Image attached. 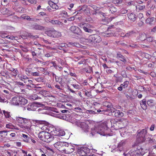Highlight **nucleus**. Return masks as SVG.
<instances>
[{
    "instance_id": "obj_25",
    "label": "nucleus",
    "mask_w": 156,
    "mask_h": 156,
    "mask_svg": "<svg viewBox=\"0 0 156 156\" xmlns=\"http://www.w3.org/2000/svg\"><path fill=\"white\" fill-rule=\"evenodd\" d=\"M136 150L137 151V152L139 154V156H140V155H143L144 153L143 149L139 146H137Z\"/></svg>"
},
{
    "instance_id": "obj_35",
    "label": "nucleus",
    "mask_w": 156,
    "mask_h": 156,
    "mask_svg": "<svg viewBox=\"0 0 156 156\" xmlns=\"http://www.w3.org/2000/svg\"><path fill=\"white\" fill-rule=\"evenodd\" d=\"M97 133H98L97 130L95 128H92L91 129V133H90V136H93Z\"/></svg>"
},
{
    "instance_id": "obj_48",
    "label": "nucleus",
    "mask_w": 156,
    "mask_h": 156,
    "mask_svg": "<svg viewBox=\"0 0 156 156\" xmlns=\"http://www.w3.org/2000/svg\"><path fill=\"white\" fill-rule=\"evenodd\" d=\"M55 80L56 82L60 83H61L62 80V79L61 78L58 77L57 76H55Z\"/></svg>"
},
{
    "instance_id": "obj_31",
    "label": "nucleus",
    "mask_w": 156,
    "mask_h": 156,
    "mask_svg": "<svg viewBox=\"0 0 156 156\" xmlns=\"http://www.w3.org/2000/svg\"><path fill=\"white\" fill-rule=\"evenodd\" d=\"M22 19L24 20H29L34 21L33 19L30 18V17L27 16L26 14H23L20 17V19Z\"/></svg>"
},
{
    "instance_id": "obj_21",
    "label": "nucleus",
    "mask_w": 156,
    "mask_h": 156,
    "mask_svg": "<svg viewBox=\"0 0 156 156\" xmlns=\"http://www.w3.org/2000/svg\"><path fill=\"white\" fill-rule=\"evenodd\" d=\"M110 28V27H109L108 28L107 31H106L105 32V33L103 34V35L105 37H109L114 35V34L112 33L110 30H109V29Z\"/></svg>"
},
{
    "instance_id": "obj_60",
    "label": "nucleus",
    "mask_w": 156,
    "mask_h": 156,
    "mask_svg": "<svg viewBox=\"0 0 156 156\" xmlns=\"http://www.w3.org/2000/svg\"><path fill=\"white\" fill-rule=\"evenodd\" d=\"M127 12V10L125 9H122L120 12V13L122 14H123L126 13Z\"/></svg>"
},
{
    "instance_id": "obj_10",
    "label": "nucleus",
    "mask_w": 156,
    "mask_h": 156,
    "mask_svg": "<svg viewBox=\"0 0 156 156\" xmlns=\"http://www.w3.org/2000/svg\"><path fill=\"white\" fill-rule=\"evenodd\" d=\"M108 129V128L106 126L104 127H100L97 132L101 135L105 136L107 133L106 131Z\"/></svg>"
},
{
    "instance_id": "obj_58",
    "label": "nucleus",
    "mask_w": 156,
    "mask_h": 156,
    "mask_svg": "<svg viewBox=\"0 0 156 156\" xmlns=\"http://www.w3.org/2000/svg\"><path fill=\"white\" fill-rule=\"evenodd\" d=\"M117 110L115 108H114L113 107H112L110 108V109H108V111H110L111 112H116Z\"/></svg>"
},
{
    "instance_id": "obj_6",
    "label": "nucleus",
    "mask_w": 156,
    "mask_h": 156,
    "mask_svg": "<svg viewBox=\"0 0 156 156\" xmlns=\"http://www.w3.org/2000/svg\"><path fill=\"white\" fill-rule=\"evenodd\" d=\"M80 27L86 32L91 33L93 32V30L91 29V28H93V26L89 24L86 23L82 24H80Z\"/></svg>"
},
{
    "instance_id": "obj_14",
    "label": "nucleus",
    "mask_w": 156,
    "mask_h": 156,
    "mask_svg": "<svg viewBox=\"0 0 156 156\" xmlns=\"http://www.w3.org/2000/svg\"><path fill=\"white\" fill-rule=\"evenodd\" d=\"M45 142L48 143L52 141L54 139L53 136L50 133L46 132Z\"/></svg>"
},
{
    "instance_id": "obj_64",
    "label": "nucleus",
    "mask_w": 156,
    "mask_h": 156,
    "mask_svg": "<svg viewBox=\"0 0 156 156\" xmlns=\"http://www.w3.org/2000/svg\"><path fill=\"white\" fill-rule=\"evenodd\" d=\"M52 64L53 65V66L56 69L58 68V66L55 64V62H51Z\"/></svg>"
},
{
    "instance_id": "obj_41",
    "label": "nucleus",
    "mask_w": 156,
    "mask_h": 156,
    "mask_svg": "<svg viewBox=\"0 0 156 156\" xmlns=\"http://www.w3.org/2000/svg\"><path fill=\"white\" fill-rule=\"evenodd\" d=\"M154 38L152 37H146L145 42H152Z\"/></svg>"
},
{
    "instance_id": "obj_34",
    "label": "nucleus",
    "mask_w": 156,
    "mask_h": 156,
    "mask_svg": "<svg viewBox=\"0 0 156 156\" xmlns=\"http://www.w3.org/2000/svg\"><path fill=\"white\" fill-rule=\"evenodd\" d=\"M7 131L6 130H3L0 131V134H1V136L4 138L7 135Z\"/></svg>"
},
{
    "instance_id": "obj_53",
    "label": "nucleus",
    "mask_w": 156,
    "mask_h": 156,
    "mask_svg": "<svg viewBox=\"0 0 156 156\" xmlns=\"http://www.w3.org/2000/svg\"><path fill=\"white\" fill-rule=\"evenodd\" d=\"M7 34L6 33L3 31L1 32L0 34V35L1 36V37L2 38L6 37Z\"/></svg>"
},
{
    "instance_id": "obj_39",
    "label": "nucleus",
    "mask_w": 156,
    "mask_h": 156,
    "mask_svg": "<svg viewBox=\"0 0 156 156\" xmlns=\"http://www.w3.org/2000/svg\"><path fill=\"white\" fill-rule=\"evenodd\" d=\"M26 121H29L27 119L25 118H23L20 117V124L21 125V124L23 125V124H24L25 123V122Z\"/></svg>"
},
{
    "instance_id": "obj_54",
    "label": "nucleus",
    "mask_w": 156,
    "mask_h": 156,
    "mask_svg": "<svg viewBox=\"0 0 156 156\" xmlns=\"http://www.w3.org/2000/svg\"><path fill=\"white\" fill-rule=\"evenodd\" d=\"M65 132L64 131L61 130L59 131L58 133V135L59 136H63L65 135Z\"/></svg>"
},
{
    "instance_id": "obj_4",
    "label": "nucleus",
    "mask_w": 156,
    "mask_h": 156,
    "mask_svg": "<svg viewBox=\"0 0 156 156\" xmlns=\"http://www.w3.org/2000/svg\"><path fill=\"white\" fill-rule=\"evenodd\" d=\"M87 40L89 42H93L94 43H99L101 41V37L98 35H91L89 36Z\"/></svg>"
},
{
    "instance_id": "obj_40",
    "label": "nucleus",
    "mask_w": 156,
    "mask_h": 156,
    "mask_svg": "<svg viewBox=\"0 0 156 156\" xmlns=\"http://www.w3.org/2000/svg\"><path fill=\"white\" fill-rule=\"evenodd\" d=\"M6 127L7 128L10 129H15V126H13L12 123H11L7 124L6 125Z\"/></svg>"
},
{
    "instance_id": "obj_13",
    "label": "nucleus",
    "mask_w": 156,
    "mask_h": 156,
    "mask_svg": "<svg viewBox=\"0 0 156 156\" xmlns=\"http://www.w3.org/2000/svg\"><path fill=\"white\" fill-rule=\"evenodd\" d=\"M70 30L73 33L77 34L78 35H80L81 34V30L77 27L75 26H71L70 28Z\"/></svg>"
},
{
    "instance_id": "obj_36",
    "label": "nucleus",
    "mask_w": 156,
    "mask_h": 156,
    "mask_svg": "<svg viewBox=\"0 0 156 156\" xmlns=\"http://www.w3.org/2000/svg\"><path fill=\"white\" fill-rule=\"evenodd\" d=\"M21 79H20V80H21L22 81H23L24 83H26L27 82V81H29L30 80H28V77L25 76H23V77H21Z\"/></svg>"
},
{
    "instance_id": "obj_23",
    "label": "nucleus",
    "mask_w": 156,
    "mask_h": 156,
    "mask_svg": "<svg viewBox=\"0 0 156 156\" xmlns=\"http://www.w3.org/2000/svg\"><path fill=\"white\" fill-rule=\"evenodd\" d=\"M124 115V113L119 110H117L115 113V116L116 117H121Z\"/></svg>"
},
{
    "instance_id": "obj_59",
    "label": "nucleus",
    "mask_w": 156,
    "mask_h": 156,
    "mask_svg": "<svg viewBox=\"0 0 156 156\" xmlns=\"http://www.w3.org/2000/svg\"><path fill=\"white\" fill-rule=\"evenodd\" d=\"M31 75L33 76H39V73L38 72H32V73H31Z\"/></svg>"
},
{
    "instance_id": "obj_63",
    "label": "nucleus",
    "mask_w": 156,
    "mask_h": 156,
    "mask_svg": "<svg viewBox=\"0 0 156 156\" xmlns=\"http://www.w3.org/2000/svg\"><path fill=\"white\" fill-rule=\"evenodd\" d=\"M27 1L31 4H36L37 2L35 0H27Z\"/></svg>"
},
{
    "instance_id": "obj_50",
    "label": "nucleus",
    "mask_w": 156,
    "mask_h": 156,
    "mask_svg": "<svg viewBox=\"0 0 156 156\" xmlns=\"http://www.w3.org/2000/svg\"><path fill=\"white\" fill-rule=\"evenodd\" d=\"M28 37L31 38H36L38 37V36L36 35H34L32 33H29L28 34Z\"/></svg>"
},
{
    "instance_id": "obj_62",
    "label": "nucleus",
    "mask_w": 156,
    "mask_h": 156,
    "mask_svg": "<svg viewBox=\"0 0 156 156\" xmlns=\"http://www.w3.org/2000/svg\"><path fill=\"white\" fill-rule=\"evenodd\" d=\"M85 63V61L84 59H82L80 61H79L78 62V64H83L84 63Z\"/></svg>"
},
{
    "instance_id": "obj_27",
    "label": "nucleus",
    "mask_w": 156,
    "mask_h": 156,
    "mask_svg": "<svg viewBox=\"0 0 156 156\" xmlns=\"http://www.w3.org/2000/svg\"><path fill=\"white\" fill-rule=\"evenodd\" d=\"M48 3L53 9H58L59 7L58 5L52 2L49 1L48 2Z\"/></svg>"
},
{
    "instance_id": "obj_12",
    "label": "nucleus",
    "mask_w": 156,
    "mask_h": 156,
    "mask_svg": "<svg viewBox=\"0 0 156 156\" xmlns=\"http://www.w3.org/2000/svg\"><path fill=\"white\" fill-rule=\"evenodd\" d=\"M119 124H122V126H119V128L122 129L126 127L128 124V121L126 119L123 118L120 119L119 121Z\"/></svg>"
},
{
    "instance_id": "obj_30",
    "label": "nucleus",
    "mask_w": 156,
    "mask_h": 156,
    "mask_svg": "<svg viewBox=\"0 0 156 156\" xmlns=\"http://www.w3.org/2000/svg\"><path fill=\"white\" fill-rule=\"evenodd\" d=\"M117 58L119 59L121 61L124 62H126V60L125 59V57L121 54H117Z\"/></svg>"
},
{
    "instance_id": "obj_46",
    "label": "nucleus",
    "mask_w": 156,
    "mask_h": 156,
    "mask_svg": "<svg viewBox=\"0 0 156 156\" xmlns=\"http://www.w3.org/2000/svg\"><path fill=\"white\" fill-rule=\"evenodd\" d=\"M85 71L87 73H90L92 72V68L90 66H89L87 68L85 69Z\"/></svg>"
},
{
    "instance_id": "obj_9",
    "label": "nucleus",
    "mask_w": 156,
    "mask_h": 156,
    "mask_svg": "<svg viewBox=\"0 0 156 156\" xmlns=\"http://www.w3.org/2000/svg\"><path fill=\"white\" fill-rule=\"evenodd\" d=\"M89 149L87 147H82L78 150V153L80 156H86L89 152Z\"/></svg>"
},
{
    "instance_id": "obj_47",
    "label": "nucleus",
    "mask_w": 156,
    "mask_h": 156,
    "mask_svg": "<svg viewBox=\"0 0 156 156\" xmlns=\"http://www.w3.org/2000/svg\"><path fill=\"white\" fill-rule=\"evenodd\" d=\"M149 137L147 138L146 139V140L148 141V142L149 143H152L154 142V140L151 138V137L152 136L151 135H149Z\"/></svg>"
},
{
    "instance_id": "obj_3",
    "label": "nucleus",
    "mask_w": 156,
    "mask_h": 156,
    "mask_svg": "<svg viewBox=\"0 0 156 156\" xmlns=\"http://www.w3.org/2000/svg\"><path fill=\"white\" fill-rule=\"evenodd\" d=\"M75 124L80 127L85 133H87L89 129V126L85 122H82L79 120H77L74 122Z\"/></svg>"
},
{
    "instance_id": "obj_52",
    "label": "nucleus",
    "mask_w": 156,
    "mask_h": 156,
    "mask_svg": "<svg viewBox=\"0 0 156 156\" xmlns=\"http://www.w3.org/2000/svg\"><path fill=\"white\" fill-rule=\"evenodd\" d=\"M146 15L147 17H150L152 16V13L151 11L148 10L146 12Z\"/></svg>"
},
{
    "instance_id": "obj_7",
    "label": "nucleus",
    "mask_w": 156,
    "mask_h": 156,
    "mask_svg": "<svg viewBox=\"0 0 156 156\" xmlns=\"http://www.w3.org/2000/svg\"><path fill=\"white\" fill-rule=\"evenodd\" d=\"M44 106V105L43 104H41L40 103H38L37 104L34 103L31 104L30 105H28L29 107H22L21 108V109L23 111L25 110L26 108L28 111L30 110H34V109H33V108L34 107H43Z\"/></svg>"
},
{
    "instance_id": "obj_49",
    "label": "nucleus",
    "mask_w": 156,
    "mask_h": 156,
    "mask_svg": "<svg viewBox=\"0 0 156 156\" xmlns=\"http://www.w3.org/2000/svg\"><path fill=\"white\" fill-rule=\"evenodd\" d=\"M71 85L76 89L79 90L80 89V86L76 84H72Z\"/></svg>"
},
{
    "instance_id": "obj_11",
    "label": "nucleus",
    "mask_w": 156,
    "mask_h": 156,
    "mask_svg": "<svg viewBox=\"0 0 156 156\" xmlns=\"http://www.w3.org/2000/svg\"><path fill=\"white\" fill-rule=\"evenodd\" d=\"M25 122V123L24 124H21V125L20 124V128H23L25 130L29 131L31 127L30 122V121H26Z\"/></svg>"
},
{
    "instance_id": "obj_42",
    "label": "nucleus",
    "mask_w": 156,
    "mask_h": 156,
    "mask_svg": "<svg viewBox=\"0 0 156 156\" xmlns=\"http://www.w3.org/2000/svg\"><path fill=\"white\" fill-rule=\"evenodd\" d=\"M136 9H138L140 10H142L144 9L145 6L144 5H138L136 6Z\"/></svg>"
},
{
    "instance_id": "obj_18",
    "label": "nucleus",
    "mask_w": 156,
    "mask_h": 156,
    "mask_svg": "<svg viewBox=\"0 0 156 156\" xmlns=\"http://www.w3.org/2000/svg\"><path fill=\"white\" fill-rule=\"evenodd\" d=\"M129 84V82L128 81H126L122 84H121L120 86L118 88V89L120 91H121L123 88L127 87Z\"/></svg>"
},
{
    "instance_id": "obj_1",
    "label": "nucleus",
    "mask_w": 156,
    "mask_h": 156,
    "mask_svg": "<svg viewBox=\"0 0 156 156\" xmlns=\"http://www.w3.org/2000/svg\"><path fill=\"white\" fill-rule=\"evenodd\" d=\"M146 129H143L139 132L137 135V141L139 143H142L145 141L146 135L147 133Z\"/></svg>"
},
{
    "instance_id": "obj_5",
    "label": "nucleus",
    "mask_w": 156,
    "mask_h": 156,
    "mask_svg": "<svg viewBox=\"0 0 156 156\" xmlns=\"http://www.w3.org/2000/svg\"><path fill=\"white\" fill-rule=\"evenodd\" d=\"M45 34L48 36L52 37H60L61 35L60 33L55 30H49L46 31Z\"/></svg>"
},
{
    "instance_id": "obj_15",
    "label": "nucleus",
    "mask_w": 156,
    "mask_h": 156,
    "mask_svg": "<svg viewBox=\"0 0 156 156\" xmlns=\"http://www.w3.org/2000/svg\"><path fill=\"white\" fill-rule=\"evenodd\" d=\"M20 102V96H15L12 99L11 104L15 105H19Z\"/></svg>"
},
{
    "instance_id": "obj_45",
    "label": "nucleus",
    "mask_w": 156,
    "mask_h": 156,
    "mask_svg": "<svg viewBox=\"0 0 156 156\" xmlns=\"http://www.w3.org/2000/svg\"><path fill=\"white\" fill-rule=\"evenodd\" d=\"M147 105L150 106H152L154 105V103L152 100H149L147 101Z\"/></svg>"
},
{
    "instance_id": "obj_56",
    "label": "nucleus",
    "mask_w": 156,
    "mask_h": 156,
    "mask_svg": "<svg viewBox=\"0 0 156 156\" xmlns=\"http://www.w3.org/2000/svg\"><path fill=\"white\" fill-rule=\"evenodd\" d=\"M38 98V96L36 94L34 95L33 96H32L31 98L30 99L33 100H36Z\"/></svg>"
},
{
    "instance_id": "obj_17",
    "label": "nucleus",
    "mask_w": 156,
    "mask_h": 156,
    "mask_svg": "<svg viewBox=\"0 0 156 156\" xmlns=\"http://www.w3.org/2000/svg\"><path fill=\"white\" fill-rule=\"evenodd\" d=\"M46 132L42 131L38 134L39 138L45 142Z\"/></svg>"
},
{
    "instance_id": "obj_20",
    "label": "nucleus",
    "mask_w": 156,
    "mask_h": 156,
    "mask_svg": "<svg viewBox=\"0 0 156 156\" xmlns=\"http://www.w3.org/2000/svg\"><path fill=\"white\" fill-rule=\"evenodd\" d=\"M22 95H20V105H24L27 103V100L24 97L21 96Z\"/></svg>"
},
{
    "instance_id": "obj_32",
    "label": "nucleus",
    "mask_w": 156,
    "mask_h": 156,
    "mask_svg": "<svg viewBox=\"0 0 156 156\" xmlns=\"http://www.w3.org/2000/svg\"><path fill=\"white\" fill-rule=\"evenodd\" d=\"M154 17H149L146 20V23H147L151 24L154 21Z\"/></svg>"
},
{
    "instance_id": "obj_22",
    "label": "nucleus",
    "mask_w": 156,
    "mask_h": 156,
    "mask_svg": "<svg viewBox=\"0 0 156 156\" xmlns=\"http://www.w3.org/2000/svg\"><path fill=\"white\" fill-rule=\"evenodd\" d=\"M146 101V99H144L140 102L141 106L142 108L144 110H146L147 108Z\"/></svg>"
},
{
    "instance_id": "obj_28",
    "label": "nucleus",
    "mask_w": 156,
    "mask_h": 156,
    "mask_svg": "<svg viewBox=\"0 0 156 156\" xmlns=\"http://www.w3.org/2000/svg\"><path fill=\"white\" fill-rule=\"evenodd\" d=\"M22 136L23 137V141L25 142H28L30 141V138L27 135L22 134Z\"/></svg>"
},
{
    "instance_id": "obj_19",
    "label": "nucleus",
    "mask_w": 156,
    "mask_h": 156,
    "mask_svg": "<svg viewBox=\"0 0 156 156\" xmlns=\"http://www.w3.org/2000/svg\"><path fill=\"white\" fill-rule=\"evenodd\" d=\"M127 15L128 18L132 22H134L135 20H136V17L135 14L134 13H128V14Z\"/></svg>"
},
{
    "instance_id": "obj_44",
    "label": "nucleus",
    "mask_w": 156,
    "mask_h": 156,
    "mask_svg": "<svg viewBox=\"0 0 156 156\" xmlns=\"http://www.w3.org/2000/svg\"><path fill=\"white\" fill-rule=\"evenodd\" d=\"M26 74L29 76L30 75H31V68H27L26 69Z\"/></svg>"
},
{
    "instance_id": "obj_8",
    "label": "nucleus",
    "mask_w": 156,
    "mask_h": 156,
    "mask_svg": "<svg viewBox=\"0 0 156 156\" xmlns=\"http://www.w3.org/2000/svg\"><path fill=\"white\" fill-rule=\"evenodd\" d=\"M66 142H58L54 144V146L58 150L62 152L64 148Z\"/></svg>"
},
{
    "instance_id": "obj_51",
    "label": "nucleus",
    "mask_w": 156,
    "mask_h": 156,
    "mask_svg": "<svg viewBox=\"0 0 156 156\" xmlns=\"http://www.w3.org/2000/svg\"><path fill=\"white\" fill-rule=\"evenodd\" d=\"M35 80L38 82H44L45 80L42 77L38 78L35 79Z\"/></svg>"
},
{
    "instance_id": "obj_55",
    "label": "nucleus",
    "mask_w": 156,
    "mask_h": 156,
    "mask_svg": "<svg viewBox=\"0 0 156 156\" xmlns=\"http://www.w3.org/2000/svg\"><path fill=\"white\" fill-rule=\"evenodd\" d=\"M125 141L124 140H122L121 141L119 144L118 145V147H120L124 145L125 144Z\"/></svg>"
},
{
    "instance_id": "obj_61",
    "label": "nucleus",
    "mask_w": 156,
    "mask_h": 156,
    "mask_svg": "<svg viewBox=\"0 0 156 156\" xmlns=\"http://www.w3.org/2000/svg\"><path fill=\"white\" fill-rule=\"evenodd\" d=\"M40 70L42 72H44L45 71H46L47 69V68H43L42 67H39V68Z\"/></svg>"
},
{
    "instance_id": "obj_29",
    "label": "nucleus",
    "mask_w": 156,
    "mask_h": 156,
    "mask_svg": "<svg viewBox=\"0 0 156 156\" xmlns=\"http://www.w3.org/2000/svg\"><path fill=\"white\" fill-rule=\"evenodd\" d=\"M34 29L35 30H42L44 29V28L42 26L38 25L37 24L34 25L33 26Z\"/></svg>"
},
{
    "instance_id": "obj_43",
    "label": "nucleus",
    "mask_w": 156,
    "mask_h": 156,
    "mask_svg": "<svg viewBox=\"0 0 156 156\" xmlns=\"http://www.w3.org/2000/svg\"><path fill=\"white\" fill-rule=\"evenodd\" d=\"M69 115L63 114V120L68 121L70 119Z\"/></svg>"
},
{
    "instance_id": "obj_24",
    "label": "nucleus",
    "mask_w": 156,
    "mask_h": 156,
    "mask_svg": "<svg viewBox=\"0 0 156 156\" xmlns=\"http://www.w3.org/2000/svg\"><path fill=\"white\" fill-rule=\"evenodd\" d=\"M146 38V34L144 33L140 34L138 38V40L141 41H145Z\"/></svg>"
},
{
    "instance_id": "obj_57",
    "label": "nucleus",
    "mask_w": 156,
    "mask_h": 156,
    "mask_svg": "<svg viewBox=\"0 0 156 156\" xmlns=\"http://www.w3.org/2000/svg\"><path fill=\"white\" fill-rule=\"evenodd\" d=\"M105 105H107V107L108 108V109H110V108L112 107H111V104L108 102H105Z\"/></svg>"
},
{
    "instance_id": "obj_37",
    "label": "nucleus",
    "mask_w": 156,
    "mask_h": 156,
    "mask_svg": "<svg viewBox=\"0 0 156 156\" xmlns=\"http://www.w3.org/2000/svg\"><path fill=\"white\" fill-rule=\"evenodd\" d=\"M67 15V12L64 10L61 11L59 14L60 16L63 17H66Z\"/></svg>"
},
{
    "instance_id": "obj_33",
    "label": "nucleus",
    "mask_w": 156,
    "mask_h": 156,
    "mask_svg": "<svg viewBox=\"0 0 156 156\" xmlns=\"http://www.w3.org/2000/svg\"><path fill=\"white\" fill-rule=\"evenodd\" d=\"M69 46H68V47H70L71 46H73L76 47H77L79 48L80 46V44L76 42L74 43L69 42Z\"/></svg>"
},
{
    "instance_id": "obj_2",
    "label": "nucleus",
    "mask_w": 156,
    "mask_h": 156,
    "mask_svg": "<svg viewBox=\"0 0 156 156\" xmlns=\"http://www.w3.org/2000/svg\"><path fill=\"white\" fill-rule=\"evenodd\" d=\"M75 147L70 144L66 142L62 152L69 154L73 152L75 150Z\"/></svg>"
},
{
    "instance_id": "obj_16",
    "label": "nucleus",
    "mask_w": 156,
    "mask_h": 156,
    "mask_svg": "<svg viewBox=\"0 0 156 156\" xmlns=\"http://www.w3.org/2000/svg\"><path fill=\"white\" fill-rule=\"evenodd\" d=\"M125 156H139V154L137 151L131 150L128 153L125 154Z\"/></svg>"
},
{
    "instance_id": "obj_38",
    "label": "nucleus",
    "mask_w": 156,
    "mask_h": 156,
    "mask_svg": "<svg viewBox=\"0 0 156 156\" xmlns=\"http://www.w3.org/2000/svg\"><path fill=\"white\" fill-rule=\"evenodd\" d=\"M109 10L112 13H113L114 12H116L117 11V9L116 7L112 6L109 8Z\"/></svg>"
},
{
    "instance_id": "obj_26",
    "label": "nucleus",
    "mask_w": 156,
    "mask_h": 156,
    "mask_svg": "<svg viewBox=\"0 0 156 156\" xmlns=\"http://www.w3.org/2000/svg\"><path fill=\"white\" fill-rule=\"evenodd\" d=\"M49 22L51 23L53 25L58 24L59 26H62L63 25V23L62 22L57 20H51V21H49Z\"/></svg>"
}]
</instances>
